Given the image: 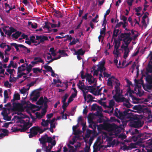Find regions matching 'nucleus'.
I'll return each instance as SVG.
<instances>
[{
	"label": "nucleus",
	"instance_id": "5",
	"mask_svg": "<svg viewBox=\"0 0 152 152\" xmlns=\"http://www.w3.org/2000/svg\"><path fill=\"white\" fill-rule=\"evenodd\" d=\"M39 140L40 141L42 146H45L46 149L45 150V152H60L61 150L59 149L56 152L55 151H51V150L53 146H54L56 144V142L54 140V137L52 138L50 137H48L47 134L42 136L41 138H39Z\"/></svg>",
	"mask_w": 152,
	"mask_h": 152
},
{
	"label": "nucleus",
	"instance_id": "51",
	"mask_svg": "<svg viewBox=\"0 0 152 152\" xmlns=\"http://www.w3.org/2000/svg\"><path fill=\"white\" fill-rule=\"evenodd\" d=\"M99 16L98 15H97L96 16H95L94 18H93L92 19V21L94 23H97L99 21L98 19Z\"/></svg>",
	"mask_w": 152,
	"mask_h": 152
},
{
	"label": "nucleus",
	"instance_id": "61",
	"mask_svg": "<svg viewBox=\"0 0 152 152\" xmlns=\"http://www.w3.org/2000/svg\"><path fill=\"white\" fill-rule=\"evenodd\" d=\"M79 88L82 89L84 88V85L83 83L81 82H79Z\"/></svg>",
	"mask_w": 152,
	"mask_h": 152
},
{
	"label": "nucleus",
	"instance_id": "15",
	"mask_svg": "<svg viewBox=\"0 0 152 152\" xmlns=\"http://www.w3.org/2000/svg\"><path fill=\"white\" fill-rule=\"evenodd\" d=\"M86 77L87 81H88L90 84H94L96 83V80L92 76L88 74L86 75Z\"/></svg>",
	"mask_w": 152,
	"mask_h": 152
},
{
	"label": "nucleus",
	"instance_id": "7",
	"mask_svg": "<svg viewBox=\"0 0 152 152\" xmlns=\"http://www.w3.org/2000/svg\"><path fill=\"white\" fill-rule=\"evenodd\" d=\"M130 111L129 109H127L124 111L123 113L121 112L118 109L116 108L115 110L114 115L121 119L131 118L132 115V113Z\"/></svg>",
	"mask_w": 152,
	"mask_h": 152
},
{
	"label": "nucleus",
	"instance_id": "34",
	"mask_svg": "<svg viewBox=\"0 0 152 152\" xmlns=\"http://www.w3.org/2000/svg\"><path fill=\"white\" fill-rule=\"evenodd\" d=\"M114 105V102L113 100H110L109 103V107L110 109H111V111H113V107Z\"/></svg>",
	"mask_w": 152,
	"mask_h": 152
},
{
	"label": "nucleus",
	"instance_id": "43",
	"mask_svg": "<svg viewBox=\"0 0 152 152\" xmlns=\"http://www.w3.org/2000/svg\"><path fill=\"white\" fill-rule=\"evenodd\" d=\"M149 15L148 12H145L144 15L143 16L142 19H146L147 22H149V18L148 17V15Z\"/></svg>",
	"mask_w": 152,
	"mask_h": 152
},
{
	"label": "nucleus",
	"instance_id": "49",
	"mask_svg": "<svg viewBox=\"0 0 152 152\" xmlns=\"http://www.w3.org/2000/svg\"><path fill=\"white\" fill-rule=\"evenodd\" d=\"M5 48V50L4 51L5 54L6 55H9V54L7 52L9 51L10 50H11L10 47L9 46L7 45V48Z\"/></svg>",
	"mask_w": 152,
	"mask_h": 152
},
{
	"label": "nucleus",
	"instance_id": "47",
	"mask_svg": "<svg viewBox=\"0 0 152 152\" xmlns=\"http://www.w3.org/2000/svg\"><path fill=\"white\" fill-rule=\"evenodd\" d=\"M33 70L34 72L35 73L42 72V69H40L38 68H34Z\"/></svg>",
	"mask_w": 152,
	"mask_h": 152
},
{
	"label": "nucleus",
	"instance_id": "9",
	"mask_svg": "<svg viewBox=\"0 0 152 152\" xmlns=\"http://www.w3.org/2000/svg\"><path fill=\"white\" fill-rule=\"evenodd\" d=\"M49 51L51 53H45L44 55V57L45 59H47L48 60L51 59L50 61L48 62L47 64H49L50 63L52 62L53 60H56L60 58L61 57V56H59L58 57H55L52 59V55L53 56H55L57 54V53L56 52L55 50H54L53 48H51L49 50Z\"/></svg>",
	"mask_w": 152,
	"mask_h": 152
},
{
	"label": "nucleus",
	"instance_id": "17",
	"mask_svg": "<svg viewBox=\"0 0 152 152\" xmlns=\"http://www.w3.org/2000/svg\"><path fill=\"white\" fill-rule=\"evenodd\" d=\"M72 90L74 92L72 94V95L69 99L67 102L68 104L70 103L73 100L74 98H75L77 95V91L76 89L75 88H73Z\"/></svg>",
	"mask_w": 152,
	"mask_h": 152
},
{
	"label": "nucleus",
	"instance_id": "12",
	"mask_svg": "<svg viewBox=\"0 0 152 152\" xmlns=\"http://www.w3.org/2000/svg\"><path fill=\"white\" fill-rule=\"evenodd\" d=\"M40 107H37L36 106L32 110L33 111H38L40 110ZM46 112V109L45 108L43 109L41 111H37L36 112H34V113H35V115L37 118L39 119H40L42 118L43 116H44Z\"/></svg>",
	"mask_w": 152,
	"mask_h": 152
},
{
	"label": "nucleus",
	"instance_id": "52",
	"mask_svg": "<svg viewBox=\"0 0 152 152\" xmlns=\"http://www.w3.org/2000/svg\"><path fill=\"white\" fill-rule=\"evenodd\" d=\"M68 147L69 148V152H74L75 151V149L73 147L71 146L70 145H68Z\"/></svg>",
	"mask_w": 152,
	"mask_h": 152
},
{
	"label": "nucleus",
	"instance_id": "29",
	"mask_svg": "<svg viewBox=\"0 0 152 152\" xmlns=\"http://www.w3.org/2000/svg\"><path fill=\"white\" fill-rule=\"evenodd\" d=\"M21 33L20 32L18 31L14 34H13L12 35V37L13 38L15 39L18 38L21 35Z\"/></svg>",
	"mask_w": 152,
	"mask_h": 152
},
{
	"label": "nucleus",
	"instance_id": "64",
	"mask_svg": "<svg viewBox=\"0 0 152 152\" xmlns=\"http://www.w3.org/2000/svg\"><path fill=\"white\" fill-rule=\"evenodd\" d=\"M53 115V113H51L48 114L47 115V117L48 119H49L52 118Z\"/></svg>",
	"mask_w": 152,
	"mask_h": 152
},
{
	"label": "nucleus",
	"instance_id": "31",
	"mask_svg": "<svg viewBox=\"0 0 152 152\" xmlns=\"http://www.w3.org/2000/svg\"><path fill=\"white\" fill-rule=\"evenodd\" d=\"M148 23L149 22H147L146 19H142V27L146 28Z\"/></svg>",
	"mask_w": 152,
	"mask_h": 152
},
{
	"label": "nucleus",
	"instance_id": "37",
	"mask_svg": "<svg viewBox=\"0 0 152 152\" xmlns=\"http://www.w3.org/2000/svg\"><path fill=\"white\" fill-rule=\"evenodd\" d=\"M6 71L9 73L11 75H12L13 73L15 72V70L14 69H7Z\"/></svg>",
	"mask_w": 152,
	"mask_h": 152
},
{
	"label": "nucleus",
	"instance_id": "2",
	"mask_svg": "<svg viewBox=\"0 0 152 152\" xmlns=\"http://www.w3.org/2000/svg\"><path fill=\"white\" fill-rule=\"evenodd\" d=\"M107 84L108 86L113 87L115 86V94L113 96L114 99L117 102H124L123 105L127 107H130L131 105L129 102L128 100L126 99L120 93L121 85L119 80L114 76L109 77L107 80Z\"/></svg>",
	"mask_w": 152,
	"mask_h": 152
},
{
	"label": "nucleus",
	"instance_id": "50",
	"mask_svg": "<svg viewBox=\"0 0 152 152\" xmlns=\"http://www.w3.org/2000/svg\"><path fill=\"white\" fill-rule=\"evenodd\" d=\"M20 95L18 94H15L14 96V99L15 100H19L20 99Z\"/></svg>",
	"mask_w": 152,
	"mask_h": 152
},
{
	"label": "nucleus",
	"instance_id": "18",
	"mask_svg": "<svg viewBox=\"0 0 152 152\" xmlns=\"http://www.w3.org/2000/svg\"><path fill=\"white\" fill-rule=\"evenodd\" d=\"M83 92L84 98L85 101H88L93 99V98L91 95L90 94H88L87 96L86 92L84 90L83 91Z\"/></svg>",
	"mask_w": 152,
	"mask_h": 152
},
{
	"label": "nucleus",
	"instance_id": "26",
	"mask_svg": "<svg viewBox=\"0 0 152 152\" xmlns=\"http://www.w3.org/2000/svg\"><path fill=\"white\" fill-rule=\"evenodd\" d=\"M127 63V61L126 59L124 60L121 64L120 62H119L118 65L117 66L118 68H124L126 67V64Z\"/></svg>",
	"mask_w": 152,
	"mask_h": 152
},
{
	"label": "nucleus",
	"instance_id": "58",
	"mask_svg": "<svg viewBox=\"0 0 152 152\" xmlns=\"http://www.w3.org/2000/svg\"><path fill=\"white\" fill-rule=\"evenodd\" d=\"M23 65H24L27 68H30V70L31 71V65H28V64L27 63H25L22 64Z\"/></svg>",
	"mask_w": 152,
	"mask_h": 152
},
{
	"label": "nucleus",
	"instance_id": "1",
	"mask_svg": "<svg viewBox=\"0 0 152 152\" xmlns=\"http://www.w3.org/2000/svg\"><path fill=\"white\" fill-rule=\"evenodd\" d=\"M26 102H23L22 104L18 102H14L13 105L14 110L15 111L16 113H17L18 115H20V116L18 115L14 116V118L12 119V123H16L17 125H14L12 127L11 130L12 132H16L18 131H20L21 132H24L29 128L28 126V121L29 118L26 120L27 121L25 122V118L24 117L21 115L22 114L21 113L23 110V107L25 106H24L23 104H26Z\"/></svg>",
	"mask_w": 152,
	"mask_h": 152
},
{
	"label": "nucleus",
	"instance_id": "59",
	"mask_svg": "<svg viewBox=\"0 0 152 152\" xmlns=\"http://www.w3.org/2000/svg\"><path fill=\"white\" fill-rule=\"evenodd\" d=\"M64 38H67L66 40H70L71 41L72 39V37H71V36H69V35H65V36H64Z\"/></svg>",
	"mask_w": 152,
	"mask_h": 152
},
{
	"label": "nucleus",
	"instance_id": "42",
	"mask_svg": "<svg viewBox=\"0 0 152 152\" xmlns=\"http://www.w3.org/2000/svg\"><path fill=\"white\" fill-rule=\"evenodd\" d=\"M58 52L61 54V56L64 57L67 56V54L65 53V51L64 50H59Z\"/></svg>",
	"mask_w": 152,
	"mask_h": 152
},
{
	"label": "nucleus",
	"instance_id": "27",
	"mask_svg": "<svg viewBox=\"0 0 152 152\" xmlns=\"http://www.w3.org/2000/svg\"><path fill=\"white\" fill-rule=\"evenodd\" d=\"M132 19L130 17H129L128 19V20L130 23H131V25L132 26H134L135 25V24H138L139 25H140L138 22L137 20L136 19H134V24L132 22Z\"/></svg>",
	"mask_w": 152,
	"mask_h": 152
},
{
	"label": "nucleus",
	"instance_id": "4",
	"mask_svg": "<svg viewBox=\"0 0 152 152\" xmlns=\"http://www.w3.org/2000/svg\"><path fill=\"white\" fill-rule=\"evenodd\" d=\"M115 132L113 134V132L114 131L113 130L110 132H107V133L103 132L102 136H100L97 138L93 146L94 151H97L102 147V145L101 144L103 142H104V140H105V141H110L113 138H114L115 136H116L121 130V129L117 126H115Z\"/></svg>",
	"mask_w": 152,
	"mask_h": 152
},
{
	"label": "nucleus",
	"instance_id": "53",
	"mask_svg": "<svg viewBox=\"0 0 152 152\" xmlns=\"http://www.w3.org/2000/svg\"><path fill=\"white\" fill-rule=\"evenodd\" d=\"M69 96V95L68 94H65L63 97L62 98V102H65L66 100Z\"/></svg>",
	"mask_w": 152,
	"mask_h": 152
},
{
	"label": "nucleus",
	"instance_id": "57",
	"mask_svg": "<svg viewBox=\"0 0 152 152\" xmlns=\"http://www.w3.org/2000/svg\"><path fill=\"white\" fill-rule=\"evenodd\" d=\"M4 96L5 99H7L8 98V92L7 90H5L4 91Z\"/></svg>",
	"mask_w": 152,
	"mask_h": 152
},
{
	"label": "nucleus",
	"instance_id": "55",
	"mask_svg": "<svg viewBox=\"0 0 152 152\" xmlns=\"http://www.w3.org/2000/svg\"><path fill=\"white\" fill-rule=\"evenodd\" d=\"M140 105H136L134 106L133 107L134 109L136 111H134V112H137V111L139 110L140 108Z\"/></svg>",
	"mask_w": 152,
	"mask_h": 152
},
{
	"label": "nucleus",
	"instance_id": "32",
	"mask_svg": "<svg viewBox=\"0 0 152 152\" xmlns=\"http://www.w3.org/2000/svg\"><path fill=\"white\" fill-rule=\"evenodd\" d=\"M85 52L82 49H80L78 50L77 51L75 52V53L74 54V55H83Z\"/></svg>",
	"mask_w": 152,
	"mask_h": 152
},
{
	"label": "nucleus",
	"instance_id": "48",
	"mask_svg": "<svg viewBox=\"0 0 152 152\" xmlns=\"http://www.w3.org/2000/svg\"><path fill=\"white\" fill-rule=\"evenodd\" d=\"M52 28H54L56 27H59L60 26V23L59 21H58L57 24H50Z\"/></svg>",
	"mask_w": 152,
	"mask_h": 152
},
{
	"label": "nucleus",
	"instance_id": "22",
	"mask_svg": "<svg viewBox=\"0 0 152 152\" xmlns=\"http://www.w3.org/2000/svg\"><path fill=\"white\" fill-rule=\"evenodd\" d=\"M33 94L34 96L33 98V100L34 101H36L39 96V92L38 91H35L33 92Z\"/></svg>",
	"mask_w": 152,
	"mask_h": 152
},
{
	"label": "nucleus",
	"instance_id": "13",
	"mask_svg": "<svg viewBox=\"0 0 152 152\" xmlns=\"http://www.w3.org/2000/svg\"><path fill=\"white\" fill-rule=\"evenodd\" d=\"M115 45L114 46V50L113 53L114 56L117 58H118L119 56L120 55V53L119 49L120 46V42L119 40H115Z\"/></svg>",
	"mask_w": 152,
	"mask_h": 152
},
{
	"label": "nucleus",
	"instance_id": "25",
	"mask_svg": "<svg viewBox=\"0 0 152 152\" xmlns=\"http://www.w3.org/2000/svg\"><path fill=\"white\" fill-rule=\"evenodd\" d=\"M105 28L104 27L103 28L101 29L100 32V35L98 37L99 41H100V38L102 37H103L105 34Z\"/></svg>",
	"mask_w": 152,
	"mask_h": 152
},
{
	"label": "nucleus",
	"instance_id": "10",
	"mask_svg": "<svg viewBox=\"0 0 152 152\" xmlns=\"http://www.w3.org/2000/svg\"><path fill=\"white\" fill-rule=\"evenodd\" d=\"M26 70V73L27 74L29 73L31 71V70H30V68H27L24 65H21V66L19 67L18 68V78H20L21 77V76H23V75H24L23 76V77H26L27 76L26 75L25 73L22 72Z\"/></svg>",
	"mask_w": 152,
	"mask_h": 152
},
{
	"label": "nucleus",
	"instance_id": "23",
	"mask_svg": "<svg viewBox=\"0 0 152 152\" xmlns=\"http://www.w3.org/2000/svg\"><path fill=\"white\" fill-rule=\"evenodd\" d=\"M20 90L21 93L23 94V96H25V97H23V98H24V99H25L26 97L28 94V89L23 88L20 89Z\"/></svg>",
	"mask_w": 152,
	"mask_h": 152
},
{
	"label": "nucleus",
	"instance_id": "46",
	"mask_svg": "<svg viewBox=\"0 0 152 152\" xmlns=\"http://www.w3.org/2000/svg\"><path fill=\"white\" fill-rule=\"evenodd\" d=\"M18 77L16 78L15 77H12L11 76L10 77V78L9 79V80L10 82H14L17 79H18Z\"/></svg>",
	"mask_w": 152,
	"mask_h": 152
},
{
	"label": "nucleus",
	"instance_id": "60",
	"mask_svg": "<svg viewBox=\"0 0 152 152\" xmlns=\"http://www.w3.org/2000/svg\"><path fill=\"white\" fill-rule=\"evenodd\" d=\"M7 45L4 43H1L0 44V47L2 48H5L7 47Z\"/></svg>",
	"mask_w": 152,
	"mask_h": 152
},
{
	"label": "nucleus",
	"instance_id": "41",
	"mask_svg": "<svg viewBox=\"0 0 152 152\" xmlns=\"http://www.w3.org/2000/svg\"><path fill=\"white\" fill-rule=\"evenodd\" d=\"M137 148V145L135 143H131L129 146V148L132 149Z\"/></svg>",
	"mask_w": 152,
	"mask_h": 152
},
{
	"label": "nucleus",
	"instance_id": "16",
	"mask_svg": "<svg viewBox=\"0 0 152 152\" xmlns=\"http://www.w3.org/2000/svg\"><path fill=\"white\" fill-rule=\"evenodd\" d=\"M40 63H42L43 64H44L45 62L41 58L39 57H34L33 61L31 62V63L33 65Z\"/></svg>",
	"mask_w": 152,
	"mask_h": 152
},
{
	"label": "nucleus",
	"instance_id": "20",
	"mask_svg": "<svg viewBox=\"0 0 152 152\" xmlns=\"http://www.w3.org/2000/svg\"><path fill=\"white\" fill-rule=\"evenodd\" d=\"M4 31L7 35L10 36L12 32L15 31V29L12 27H10L8 29H4Z\"/></svg>",
	"mask_w": 152,
	"mask_h": 152
},
{
	"label": "nucleus",
	"instance_id": "39",
	"mask_svg": "<svg viewBox=\"0 0 152 152\" xmlns=\"http://www.w3.org/2000/svg\"><path fill=\"white\" fill-rule=\"evenodd\" d=\"M8 55H6L5 54V58H4L2 59L3 62L7 63L9 61V56H8Z\"/></svg>",
	"mask_w": 152,
	"mask_h": 152
},
{
	"label": "nucleus",
	"instance_id": "24",
	"mask_svg": "<svg viewBox=\"0 0 152 152\" xmlns=\"http://www.w3.org/2000/svg\"><path fill=\"white\" fill-rule=\"evenodd\" d=\"M2 132L3 133L0 134V139L2 138L5 136H7L8 133V130L5 129H2Z\"/></svg>",
	"mask_w": 152,
	"mask_h": 152
},
{
	"label": "nucleus",
	"instance_id": "40",
	"mask_svg": "<svg viewBox=\"0 0 152 152\" xmlns=\"http://www.w3.org/2000/svg\"><path fill=\"white\" fill-rule=\"evenodd\" d=\"M147 71L148 72H152V65L149 63L147 67Z\"/></svg>",
	"mask_w": 152,
	"mask_h": 152
},
{
	"label": "nucleus",
	"instance_id": "21",
	"mask_svg": "<svg viewBox=\"0 0 152 152\" xmlns=\"http://www.w3.org/2000/svg\"><path fill=\"white\" fill-rule=\"evenodd\" d=\"M42 121L41 122V125L42 126L44 127H47L49 124V120L48 119L45 120V119H42Z\"/></svg>",
	"mask_w": 152,
	"mask_h": 152
},
{
	"label": "nucleus",
	"instance_id": "8",
	"mask_svg": "<svg viewBox=\"0 0 152 152\" xmlns=\"http://www.w3.org/2000/svg\"><path fill=\"white\" fill-rule=\"evenodd\" d=\"M48 37L45 36H33L30 37V41H26V42L28 44L31 42L34 43V44L37 45L40 43L43 42L45 40H48Z\"/></svg>",
	"mask_w": 152,
	"mask_h": 152
},
{
	"label": "nucleus",
	"instance_id": "28",
	"mask_svg": "<svg viewBox=\"0 0 152 152\" xmlns=\"http://www.w3.org/2000/svg\"><path fill=\"white\" fill-rule=\"evenodd\" d=\"M121 18L124 22L123 24V27L125 28L127 25V23L126 22L127 18L124 16H122Z\"/></svg>",
	"mask_w": 152,
	"mask_h": 152
},
{
	"label": "nucleus",
	"instance_id": "30",
	"mask_svg": "<svg viewBox=\"0 0 152 152\" xmlns=\"http://www.w3.org/2000/svg\"><path fill=\"white\" fill-rule=\"evenodd\" d=\"M119 31V30L118 29H115L113 31V38L112 39H114V41H115V39L116 40L115 37H116Z\"/></svg>",
	"mask_w": 152,
	"mask_h": 152
},
{
	"label": "nucleus",
	"instance_id": "45",
	"mask_svg": "<svg viewBox=\"0 0 152 152\" xmlns=\"http://www.w3.org/2000/svg\"><path fill=\"white\" fill-rule=\"evenodd\" d=\"M78 41L79 39H74L69 44L70 45H75L78 42Z\"/></svg>",
	"mask_w": 152,
	"mask_h": 152
},
{
	"label": "nucleus",
	"instance_id": "6",
	"mask_svg": "<svg viewBox=\"0 0 152 152\" xmlns=\"http://www.w3.org/2000/svg\"><path fill=\"white\" fill-rule=\"evenodd\" d=\"M104 62L102 63H99L97 66V68L96 69H94V75L97 76L99 75V80H101V78L103 77L102 73L104 71L103 74L104 77L107 78L110 76V73H108L105 71V68L104 66Z\"/></svg>",
	"mask_w": 152,
	"mask_h": 152
},
{
	"label": "nucleus",
	"instance_id": "56",
	"mask_svg": "<svg viewBox=\"0 0 152 152\" xmlns=\"http://www.w3.org/2000/svg\"><path fill=\"white\" fill-rule=\"evenodd\" d=\"M90 145L88 146L86 145L85 148H84L85 152H89L90 151Z\"/></svg>",
	"mask_w": 152,
	"mask_h": 152
},
{
	"label": "nucleus",
	"instance_id": "63",
	"mask_svg": "<svg viewBox=\"0 0 152 152\" xmlns=\"http://www.w3.org/2000/svg\"><path fill=\"white\" fill-rule=\"evenodd\" d=\"M133 1V0H128L127 2L128 5L130 6H132Z\"/></svg>",
	"mask_w": 152,
	"mask_h": 152
},
{
	"label": "nucleus",
	"instance_id": "44",
	"mask_svg": "<svg viewBox=\"0 0 152 152\" xmlns=\"http://www.w3.org/2000/svg\"><path fill=\"white\" fill-rule=\"evenodd\" d=\"M4 86L7 88H10L12 86L11 84L9 83L8 81H6L4 82Z\"/></svg>",
	"mask_w": 152,
	"mask_h": 152
},
{
	"label": "nucleus",
	"instance_id": "11",
	"mask_svg": "<svg viewBox=\"0 0 152 152\" xmlns=\"http://www.w3.org/2000/svg\"><path fill=\"white\" fill-rule=\"evenodd\" d=\"M43 132V131L40 127L38 126H34L30 129V132L28 133H30L29 137L30 138H31L36 135L38 132L41 133Z\"/></svg>",
	"mask_w": 152,
	"mask_h": 152
},
{
	"label": "nucleus",
	"instance_id": "36",
	"mask_svg": "<svg viewBox=\"0 0 152 152\" xmlns=\"http://www.w3.org/2000/svg\"><path fill=\"white\" fill-rule=\"evenodd\" d=\"M63 105L62 106V107L63 108V111L61 112V114H63L64 113L65 111L66 110V107H67L68 106L69 104L68 103H66L65 102H63Z\"/></svg>",
	"mask_w": 152,
	"mask_h": 152
},
{
	"label": "nucleus",
	"instance_id": "62",
	"mask_svg": "<svg viewBox=\"0 0 152 152\" xmlns=\"http://www.w3.org/2000/svg\"><path fill=\"white\" fill-rule=\"evenodd\" d=\"M11 122H9V123H5L4 124V125L3 126V127H4L6 128H7L9 125L10 124Z\"/></svg>",
	"mask_w": 152,
	"mask_h": 152
},
{
	"label": "nucleus",
	"instance_id": "3",
	"mask_svg": "<svg viewBox=\"0 0 152 152\" xmlns=\"http://www.w3.org/2000/svg\"><path fill=\"white\" fill-rule=\"evenodd\" d=\"M138 36L137 31H132L129 33H125L121 34L120 39L123 42L121 48L123 54V57L124 59H126L129 55L130 49L128 46L131 41L134 40Z\"/></svg>",
	"mask_w": 152,
	"mask_h": 152
},
{
	"label": "nucleus",
	"instance_id": "35",
	"mask_svg": "<svg viewBox=\"0 0 152 152\" xmlns=\"http://www.w3.org/2000/svg\"><path fill=\"white\" fill-rule=\"evenodd\" d=\"M146 80L152 86V75H149L146 78Z\"/></svg>",
	"mask_w": 152,
	"mask_h": 152
},
{
	"label": "nucleus",
	"instance_id": "33",
	"mask_svg": "<svg viewBox=\"0 0 152 152\" xmlns=\"http://www.w3.org/2000/svg\"><path fill=\"white\" fill-rule=\"evenodd\" d=\"M28 24L29 26H31V27L35 29L37 27V24L35 23H32L31 22H28Z\"/></svg>",
	"mask_w": 152,
	"mask_h": 152
},
{
	"label": "nucleus",
	"instance_id": "54",
	"mask_svg": "<svg viewBox=\"0 0 152 152\" xmlns=\"http://www.w3.org/2000/svg\"><path fill=\"white\" fill-rule=\"evenodd\" d=\"M5 70L4 69L2 68V69H0V74H1V75H0L1 77H4L5 75L4 74Z\"/></svg>",
	"mask_w": 152,
	"mask_h": 152
},
{
	"label": "nucleus",
	"instance_id": "19",
	"mask_svg": "<svg viewBox=\"0 0 152 152\" xmlns=\"http://www.w3.org/2000/svg\"><path fill=\"white\" fill-rule=\"evenodd\" d=\"M91 109L92 110H96L98 112H101L102 110L101 107L98 106L96 104H94L92 105Z\"/></svg>",
	"mask_w": 152,
	"mask_h": 152
},
{
	"label": "nucleus",
	"instance_id": "38",
	"mask_svg": "<svg viewBox=\"0 0 152 152\" xmlns=\"http://www.w3.org/2000/svg\"><path fill=\"white\" fill-rule=\"evenodd\" d=\"M43 67L48 71L51 72L52 70V68L50 66L47 65V64L44 65Z\"/></svg>",
	"mask_w": 152,
	"mask_h": 152
},
{
	"label": "nucleus",
	"instance_id": "14",
	"mask_svg": "<svg viewBox=\"0 0 152 152\" xmlns=\"http://www.w3.org/2000/svg\"><path fill=\"white\" fill-rule=\"evenodd\" d=\"M129 126L131 127L139 128L142 126V124L140 120L134 119L130 121Z\"/></svg>",
	"mask_w": 152,
	"mask_h": 152
}]
</instances>
